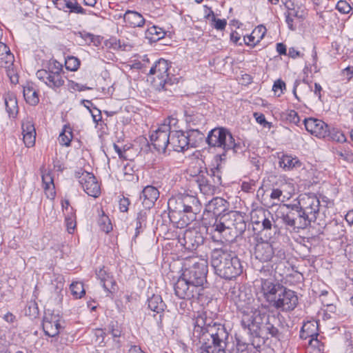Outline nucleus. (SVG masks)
Masks as SVG:
<instances>
[{
    "label": "nucleus",
    "mask_w": 353,
    "mask_h": 353,
    "mask_svg": "<svg viewBox=\"0 0 353 353\" xmlns=\"http://www.w3.org/2000/svg\"><path fill=\"white\" fill-rule=\"evenodd\" d=\"M193 337L199 341L200 345H208V347L214 346L219 351H222L225 346L228 333L223 325L202 314L195 319Z\"/></svg>",
    "instance_id": "nucleus-1"
},
{
    "label": "nucleus",
    "mask_w": 353,
    "mask_h": 353,
    "mask_svg": "<svg viewBox=\"0 0 353 353\" xmlns=\"http://www.w3.org/2000/svg\"><path fill=\"white\" fill-rule=\"evenodd\" d=\"M210 259L215 274L225 280H232L243 272L240 259L226 248L213 249Z\"/></svg>",
    "instance_id": "nucleus-2"
},
{
    "label": "nucleus",
    "mask_w": 353,
    "mask_h": 353,
    "mask_svg": "<svg viewBox=\"0 0 353 353\" xmlns=\"http://www.w3.org/2000/svg\"><path fill=\"white\" fill-rule=\"evenodd\" d=\"M212 228L228 240V235L234 239L242 234L246 229V223L240 212L230 211L221 216H217Z\"/></svg>",
    "instance_id": "nucleus-3"
},
{
    "label": "nucleus",
    "mask_w": 353,
    "mask_h": 353,
    "mask_svg": "<svg viewBox=\"0 0 353 353\" xmlns=\"http://www.w3.org/2000/svg\"><path fill=\"white\" fill-rule=\"evenodd\" d=\"M206 142L211 147L222 148L224 153L221 154V158L225 156L226 152L231 151L233 154L241 153L243 151V147L241 142L236 143L232 134L225 128H216L208 133Z\"/></svg>",
    "instance_id": "nucleus-4"
},
{
    "label": "nucleus",
    "mask_w": 353,
    "mask_h": 353,
    "mask_svg": "<svg viewBox=\"0 0 353 353\" xmlns=\"http://www.w3.org/2000/svg\"><path fill=\"white\" fill-rule=\"evenodd\" d=\"M275 269H276V268ZM274 272H276V270H274ZM273 272V265H271V267L268 265L263 266L260 270L261 285L259 292L270 307L276 301L278 296L282 293L281 292L284 288L271 277Z\"/></svg>",
    "instance_id": "nucleus-5"
},
{
    "label": "nucleus",
    "mask_w": 353,
    "mask_h": 353,
    "mask_svg": "<svg viewBox=\"0 0 353 353\" xmlns=\"http://www.w3.org/2000/svg\"><path fill=\"white\" fill-rule=\"evenodd\" d=\"M36 75L40 81L53 90L59 88L65 83L63 65L56 60H50L46 68L39 70Z\"/></svg>",
    "instance_id": "nucleus-6"
},
{
    "label": "nucleus",
    "mask_w": 353,
    "mask_h": 353,
    "mask_svg": "<svg viewBox=\"0 0 353 353\" xmlns=\"http://www.w3.org/2000/svg\"><path fill=\"white\" fill-rule=\"evenodd\" d=\"M288 205H280L275 213L276 218L281 219L286 225L293 230H299L307 228L311 222H313L312 220L307 218L299 209V211L292 210L291 208H288Z\"/></svg>",
    "instance_id": "nucleus-7"
},
{
    "label": "nucleus",
    "mask_w": 353,
    "mask_h": 353,
    "mask_svg": "<svg viewBox=\"0 0 353 353\" xmlns=\"http://www.w3.org/2000/svg\"><path fill=\"white\" fill-rule=\"evenodd\" d=\"M254 255L261 262H268L273 259L272 261L277 263L285 259V252L283 249H274L270 242L263 240L262 238H256Z\"/></svg>",
    "instance_id": "nucleus-8"
},
{
    "label": "nucleus",
    "mask_w": 353,
    "mask_h": 353,
    "mask_svg": "<svg viewBox=\"0 0 353 353\" xmlns=\"http://www.w3.org/2000/svg\"><path fill=\"white\" fill-rule=\"evenodd\" d=\"M288 208L292 210L303 212L307 218L314 222L319 213L320 201L314 194H303L299 195L297 204L288 205Z\"/></svg>",
    "instance_id": "nucleus-9"
},
{
    "label": "nucleus",
    "mask_w": 353,
    "mask_h": 353,
    "mask_svg": "<svg viewBox=\"0 0 353 353\" xmlns=\"http://www.w3.org/2000/svg\"><path fill=\"white\" fill-rule=\"evenodd\" d=\"M268 314L261 310L254 309L242 312L241 325L248 329L250 333L255 336H261V330Z\"/></svg>",
    "instance_id": "nucleus-10"
},
{
    "label": "nucleus",
    "mask_w": 353,
    "mask_h": 353,
    "mask_svg": "<svg viewBox=\"0 0 353 353\" xmlns=\"http://www.w3.org/2000/svg\"><path fill=\"white\" fill-rule=\"evenodd\" d=\"M208 274V261L205 259H199L194 262L191 266L185 268L182 275L188 279L189 282L196 285L198 288H201L203 291V284L206 283Z\"/></svg>",
    "instance_id": "nucleus-11"
},
{
    "label": "nucleus",
    "mask_w": 353,
    "mask_h": 353,
    "mask_svg": "<svg viewBox=\"0 0 353 353\" xmlns=\"http://www.w3.org/2000/svg\"><path fill=\"white\" fill-rule=\"evenodd\" d=\"M169 122L165 121L156 130L150 135V141L156 149L160 153H165L166 150L170 147L171 128L170 123L174 121V119H168Z\"/></svg>",
    "instance_id": "nucleus-12"
},
{
    "label": "nucleus",
    "mask_w": 353,
    "mask_h": 353,
    "mask_svg": "<svg viewBox=\"0 0 353 353\" xmlns=\"http://www.w3.org/2000/svg\"><path fill=\"white\" fill-rule=\"evenodd\" d=\"M174 290L176 296L183 299H199L202 294L201 288L189 282L182 274L174 283Z\"/></svg>",
    "instance_id": "nucleus-13"
},
{
    "label": "nucleus",
    "mask_w": 353,
    "mask_h": 353,
    "mask_svg": "<svg viewBox=\"0 0 353 353\" xmlns=\"http://www.w3.org/2000/svg\"><path fill=\"white\" fill-rule=\"evenodd\" d=\"M76 177L88 195L94 198L100 195V185L93 174L81 170L76 172Z\"/></svg>",
    "instance_id": "nucleus-14"
},
{
    "label": "nucleus",
    "mask_w": 353,
    "mask_h": 353,
    "mask_svg": "<svg viewBox=\"0 0 353 353\" xmlns=\"http://www.w3.org/2000/svg\"><path fill=\"white\" fill-rule=\"evenodd\" d=\"M281 292L271 307L281 311L294 310L298 303V297L294 292L283 288Z\"/></svg>",
    "instance_id": "nucleus-15"
},
{
    "label": "nucleus",
    "mask_w": 353,
    "mask_h": 353,
    "mask_svg": "<svg viewBox=\"0 0 353 353\" xmlns=\"http://www.w3.org/2000/svg\"><path fill=\"white\" fill-rule=\"evenodd\" d=\"M185 214H187V220L182 218L181 227L188 225L190 221L196 219V214L200 212L201 205L199 199L189 194L183 195Z\"/></svg>",
    "instance_id": "nucleus-16"
},
{
    "label": "nucleus",
    "mask_w": 353,
    "mask_h": 353,
    "mask_svg": "<svg viewBox=\"0 0 353 353\" xmlns=\"http://www.w3.org/2000/svg\"><path fill=\"white\" fill-rule=\"evenodd\" d=\"M59 321L60 316L58 314H54L50 311L46 312L42 323L45 334L50 337L58 335L61 327Z\"/></svg>",
    "instance_id": "nucleus-17"
},
{
    "label": "nucleus",
    "mask_w": 353,
    "mask_h": 353,
    "mask_svg": "<svg viewBox=\"0 0 353 353\" xmlns=\"http://www.w3.org/2000/svg\"><path fill=\"white\" fill-rule=\"evenodd\" d=\"M305 129L310 134L319 137L325 138L328 134V125L323 121L308 118L304 119Z\"/></svg>",
    "instance_id": "nucleus-18"
},
{
    "label": "nucleus",
    "mask_w": 353,
    "mask_h": 353,
    "mask_svg": "<svg viewBox=\"0 0 353 353\" xmlns=\"http://www.w3.org/2000/svg\"><path fill=\"white\" fill-rule=\"evenodd\" d=\"M168 70V62L165 59H161L150 68L149 74H155L160 80V85L171 84L172 79L169 77Z\"/></svg>",
    "instance_id": "nucleus-19"
},
{
    "label": "nucleus",
    "mask_w": 353,
    "mask_h": 353,
    "mask_svg": "<svg viewBox=\"0 0 353 353\" xmlns=\"http://www.w3.org/2000/svg\"><path fill=\"white\" fill-rule=\"evenodd\" d=\"M189 146L190 140L184 132L181 130L171 132L169 151L183 152L188 149Z\"/></svg>",
    "instance_id": "nucleus-20"
},
{
    "label": "nucleus",
    "mask_w": 353,
    "mask_h": 353,
    "mask_svg": "<svg viewBox=\"0 0 353 353\" xmlns=\"http://www.w3.org/2000/svg\"><path fill=\"white\" fill-rule=\"evenodd\" d=\"M179 242L185 249L193 250L203 243V237L196 231L185 230L183 239H179Z\"/></svg>",
    "instance_id": "nucleus-21"
},
{
    "label": "nucleus",
    "mask_w": 353,
    "mask_h": 353,
    "mask_svg": "<svg viewBox=\"0 0 353 353\" xmlns=\"http://www.w3.org/2000/svg\"><path fill=\"white\" fill-rule=\"evenodd\" d=\"M280 321L274 315H268L263 327L261 330V336L263 335H270L272 337L279 339L281 336V332L279 330Z\"/></svg>",
    "instance_id": "nucleus-22"
},
{
    "label": "nucleus",
    "mask_w": 353,
    "mask_h": 353,
    "mask_svg": "<svg viewBox=\"0 0 353 353\" xmlns=\"http://www.w3.org/2000/svg\"><path fill=\"white\" fill-rule=\"evenodd\" d=\"M159 197V192L152 185H147L143 188L140 195L142 204L146 210L150 209Z\"/></svg>",
    "instance_id": "nucleus-23"
},
{
    "label": "nucleus",
    "mask_w": 353,
    "mask_h": 353,
    "mask_svg": "<svg viewBox=\"0 0 353 353\" xmlns=\"http://www.w3.org/2000/svg\"><path fill=\"white\" fill-rule=\"evenodd\" d=\"M24 144L30 148L34 145L36 140V130L31 121L25 120L21 125Z\"/></svg>",
    "instance_id": "nucleus-24"
},
{
    "label": "nucleus",
    "mask_w": 353,
    "mask_h": 353,
    "mask_svg": "<svg viewBox=\"0 0 353 353\" xmlns=\"http://www.w3.org/2000/svg\"><path fill=\"white\" fill-rule=\"evenodd\" d=\"M170 219H176V215L185 214L183 195L171 197L168 202Z\"/></svg>",
    "instance_id": "nucleus-25"
},
{
    "label": "nucleus",
    "mask_w": 353,
    "mask_h": 353,
    "mask_svg": "<svg viewBox=\"0 0 353 353\" xmlns=\"http://www.w3.org/2000/svg\"><path fill=\"white\" fill-rule=\"evenodd\" d=\"M226 201L221 197H215L208 202L205 206L208 214L212 213L215 218L221 216V212L226 209Z\"/></svg>",
    "instance_id": "nucleus-26"
},
{
    "label": "nucleus",
    "mask_w": 353,
    "mask_h": 353,
    "mask_svg": "<svg viewBox=\"0 0 353 353\" xmlns=\"http://www.w3.org/2000/svg\"><path fill=\"white\" fill-rule=\"evenodd\" d=\"M258 218L260 220H255V215H252V221L254 225H261L263 230H269L272 229L273 217L268 210L263 209L259 210Z\"/></svg>",
    "instance_id": "nucleus-27"
},
{
    "label": "nucleus",
    "mask_w": 353,
    "mask_h": 353,
    "mask_svg": "<svg viewBox=\"0 0 353 353\" xmlns=\"http://www.w3.org/2000/svg\"><path fill=\"white\" fill-rule=\"evenodd\" d=\"M185 120L188 129L203 128L205 123V119L203 114L198 112L189 113L188 111H186Z\"/></svg>",
    "instance_id": "nucleus-28"
},
{
    "label": "nucleus",
    "mask_w": 353,
    "mask_h": 353,
    "mask_svg": "<svg viewBox=\"0 0 353 353\" xmlns=\"http://www.w3.org/2000/svg\"><path fill=\"white\" fill-rule=\"evenodd\" d=\"M265 32L266 28L265 26H257L250 35L244 37L245 45L255 46L264 37Z\"/></svg>",
    "instance_id": "nucleus-29"
},
{
    "label": "nucleus",
    "mask_w": 353,
    "mask_h": 353,
    "mask_svg": "<svg viewBox=\"0 0 353 353\" xmlns=\"http://www.w3.org/2000/svg\"><path fill=\"white\" fill-rule=\"evenodd\" d=\"M125 23L131 27H142L145 23L143 17L139 12L127 10L123 16Z\"/></svg>",
    "instance_id": "nucleus-30"
},
{
    "label": "nucleus",
    "mask_w": 353,
    "mask_h": 353,
    "mask_svg": "<svg viewBox=\"0 0 353 353\" xmlns=\"http://www.w3.org/2000/svg\"><path fill=\"white\" fill-rule=\"evenodd\" d=\"M42 182L43 187L46 194V196L50 199H53L55 196L56 192L54 190V180L52 174L49 172H42Z\"/></svg>",
    "instance_id": "nucleus-31"
},
{
    "label": "nucleus",
    "mask_w": 353,
    "mask_h": 353,
    "mask_svg": "<svg viewBox=\"0 0 353 353\" xmlns=\"http://www.w3.org/2000/svg\"><path fill=\"white\" fill-rule=\"evenodd\" d=\"M13 62L14 56L10 48L4 43L0 41V67H9Z\"/></svg>",
    "instance_id": "nucleus-32"
},
{
    "label": "nucleus",
    "mask_w": 353,
    "mask_h": 353,
    "mask_svg": "<svg viewBox=\"0 0 353 353\" xmlns=\"http://www.w3.org/2000/svg\"><path fill=\"white\" fill-rule=\"evenodd\" d=\"M203 128L188 129L186 137L190 140V146L196 148L204 139V134L201 132Z\"/></svg>",
    "instance_id": "nucleus-33"
},
{
    "label": "nucleus",
    "mask_w": 353,
    "mask_h": 353,
    "mask_svg": "<svg viewBox=\"0 0 353 353\" xmlns=\"http://www.w3.org/2000/svg\"><path fill=\"white\" fill-rule=\"evenodd\" d=\"M279 165L285 170H290L296 167L301 166V162L297 157L291 155L283 154L279 160Z\"/></svg>",
    "instance_id": "nucleus-34"
},
{
    "label": "nucleus",
    "mask_w": 353,
    "mask_h": 353,
    "mask_svg": "<svg viewBox=\"0 0 353 353\" xmlns=\"http://www.w3.org/2000/svg\"><path fill=\"white\" fill-rule=\"evenodd\" d=\"M6 109L10 117H14L18 112L17 100L14 94H7L5 97Z\"/></svg>",
    "instance_id": "nucleus-35"
},
{
    "label": "nucleus",
    "mask_w": 353,
    "mask_h": 353,
    "mask_svg": "<svg viewBox=\"0 0 353 353\" xmlns=\"http://www.w3.org/2000/svg\"><path fill=\"white\" fill-rule=\"evenodd\" d=\"M148 217V210H143L138 212L135 222V235L134 237H137L138 235L143 231L146 226V220Z\"/></svg>",
    "instance_id": "nucleus-36"
},
{
    "label": "nucleus",
    "mask_w": 353,
    "mask_h": 353,
    "mask_svg": "<svg viewBox=\"0 0 353 353\" xmlns=\"http://www.w3.org/2000/svg\"><path fill=\"white\" fill-rule=\"evenodd\" d=\"M148 307L153 312L161 314L165 310V305L159 295H153L148 299Z\"/></svg>",
    "instance_id": "nucleus-37"
},
{
    "label": "nucleus",
    "mask_w": 353,
    "mask_h": 353,
    "mask_svg": "<svg viewBox=\"0 0 353 353\" xmlns=\"http://www.w3.org/2000/svg\"><path fill=\"white\" fill-rule=\"evenodd\" d=\"M165 35V32L159 27L157 26H152L145 32V37L150 42H156L159 40L163 39Z\"/></svg>",
    "instance_id": "nucleus-38"
},
{
    "label": "nucleus",
    "mask_w": 353,
    "mask_h": 353,
    "mask_svg": "<svg viewBox=\"0 0 353 353\" xmlns=\"http://www.w3.org/2000/svg\"><path fill=\"white\" fill-rule=\"evenodd\" d=\"M285 22L288 24L289 29H290L291 30H294L296 29V27L294 25V18H297L301 20H303L305 18L303 10H300V8L299 7L293 11L285 12Z\"/></svg>",
    "instance_id": "nucleus-39"
},
{
    "label": "nucleus",
    "mask_w": 353,
    "mask_h": 353,
    "mask_svg": "<svg viewBox=\"0 0 353 353\" xmlns=\"http://www.w3.org/2000/svg\"><path fill=\"white\" fill-rule=\"evenodd\" d=\"M23 97L26 101L32 105H36L39 101V96L36 90L30 85L23 87Z\"/></svg>",
    "instance_id": "nucleus-40"
},
{
    "label": "nucleus",
    "mask_w": 353,
    "mask_h": 353,
    "mask_svg": "<svg viewBox=\"0 0 353 353\" xmlns=\"http://www.w3.org/2000/svg\"><path fill=\"white\" fill-rule=\"evenodd\" d=\"M195 181L196 182L201 192L204 194L212 193L214 186L208 183V179L203 174H199L196 176Z\"/></svg>",
    "instance_id": "nucleus-41"
},
{
    "label": "nucleus",
    "mask_w": 353,
    "mask_h": 353,
    "mask_svg": "<svg viewBox=\"0 0 353 353\" xmlns=\"http://www.w3.org/2000/svg\"><path fill=\"white\" fill-rule=\"evenodd\" d=\"M72 137V128L69 125H65L59 134V142L61 145L68 147L70 145Z\"/></svg>",
    "instance_id": "nucleus-42"
},
{
    "label": "nucleus",
    "mask_w": 353,
    "mask_h": 353,
    "mask_svg": "<svg viewBox=\"0 0 353 353\" xmlns=\"http://www.w3.org/2000/svg\"><path fill=\"white\" fill-rule=\"evenodd\" d=\"M281 191H282V202L289 200L295 192L294 185L292 183L284 181L279 185Z\"/></svg>",
    "instance_id": "nucleus-43"
},
{
    "label": "nucleus",
    "mask_w": 353,
    "mask_h": 353,
    "mask_svg": "<svg viewBox=\"0 0 353 353\" xmlns=\"http://www.w3.org/2000/svg\"><path fill=\"white\" fill-rule=\"evenodd\" d=\"M92 342L97 344L100 347H104L105 345V343L104 341L105 332L103 329L97 328L94 329L92 331Z\"/></svg>",
    "instance_id": "nucleus-44"
},
{
    "label": "nucleus",
    "mask_w": 353,
    "mask_h": 353,
    "mask_svg": "<svg viewBox=\"0 0 353 353\" xmlns=\"http://www.w3.org/2000/svg\"><path fill=\"white\" fill-rule=\"evenodd\" d=\"M121 330L117 323H112L110 325V333L113 338L114 347L119 348L121 343L119 339L121 337Z\"/></svg>",
    "instance_id": "nucleus-45"
},
{
    "label": "nucleus",
    "mask_w": 353,
    "mask_h": 353,
    "mask_svg": "<svg viewBox=\"0 0 353 353\" xmlns=\"http://www.w3.org/2000/svg\"><path fill=\"white\" fill-rule=\"evenodd\" d=\"M72 294L76 298H81L85 292L81 282H72L70 286Z\"/></svg>",
    "instance_id": "nucleus-46"
},
{
    "label": "nucleus",
    "mask_w": 353,
    "mask_h": 353,
    "mask_svg": "<svg viewBox=\"0 0 353 353\" xmlns=\"http://www.w3.org/2000/svg\"><path fill=\"white\" fill-rule=\"evenodd\" d=\"M98 224L100 229L105 233H108L112 230V225L109 217L104 214L103 212L99 219Z\"/></svg>",
    "instance_id": "nucleus-47"
},
{
    "label": "nucleus",
    "mask_w": 353,
    "mask_h": 353,
    "mask_svg": "<svg viewBox=\"0 0 353 353\" xmlns=\"http://www.w3.org/2000/svg\"><path fill=\"white\" fill-rule=\"evenodd\" d=\"M66 8L70 12L77 14H85V10L79 5L77 0H67Z\"/></svg>",
    "instance_id": "nucleus-48"
},
{
    "label": "nucleus",
    "mask_w": 353,
    "mask_h": 353,
    "mask_svg": "<svg viewBox=\"0 0 353 353\" xmlns=\"http://www.w3.org/2000/svg\"><path fill=\"white\" fill-rule=\"evenodd\" d=\"M327 137H329L332 140L336 142L343 143L346 141V137L344 134L336 129L333 128L332 130L328 129V134Z\"/></svg>",
    "instance_id": "nucleus-49"
},
{
    "label": "nucleus",
    "mask_w": 353,
    "mask_h": 353,
    "mask_svg": "<svg viewBox=\"0 0 353 353\" xmlns=\"http://www.w3.org/2000/svg\"><path fill=\"white\" fill-rule=\"evenodd\" d=\"M80 61L74 57H68L65 61V68L70 71H76L79 68Z\"/></svg>",
    "instance_id": "nucleus-50"
},
{
    "label": "nucleus",
    "mask_w": 353,
    "mask_h": 353,
    "mask_svg": "<svg viewBox=\"0 0 353 353\" xmlns=\"http://www.w3.org/2000/svg\"><path fill=\"white\" fill-rule=\"evenodd\" d=\"M103 288L110 293H113L117 290L116 282L112 276H108L107 279L102 284Z\"/></svg>",
    "instance_id": "nucleus-51"
},
{
    "label": "nucleus",
    "mask_w": 353,
    "mask_h": 353,
    "mask_svg": "<svg viewBox=\"0 0 353 353\" xmlns=\"http://www.w3.org/2000/svg\"><path fill=\"white\" fill-rule=\"evenodd\" d=\"M336 9L341 13L347 14L350 12L352 7L347 1L345 0H341L338 1L336 4Z\"/></svg>",
    "instance_id": "nucleus-52"
},
{
    "label": "nucleus",
    "mask_w": 353,
    "mask_h": 353,
    "mask_svg": "<svg viewBox=\"0 0 353 353\" xmlns=\"http://www.w3.org/2000/svg\"><path fill=\"white\" fill-rule=\"evenodd\" d=\"M227 21L225 19H220L216 18H213L212 19L211 26L218 30H222L225 29Z\"/></svg>",
    "instance_id": "nucleus-53"
},
{
    "label": "nucleus",
    "mask_w": 353,
    "mask_h": 353,
    "mask_svg": "<svg viewBox=\"0 0 353 353\" xmlns=\"http://www.w3.org/2000/svg\"><path fill=\"white\" fill-rule=\"evenodd\" d=\"M270 197L272 200H277L278 201L282 202L283 195L280 188L279 187L276 188H272L270 194Z\"/></svg>",
    "instance_id": "nucleus-54"
},
{
    "label": "nucleus",
    "mask_w": 353,
    "mask_h": 353,
    "mask_svg": "<svg viewBox=\"0 0 353 353\" xmlns=\"http://www.w3.org/2000/svg\"><path fill=\"white\" fill-rule=\"evenodd\" d=\"M130 203V201L128 198L123 197L119 200V210L122 212H126L128 210V206Z\"/></svg>",
    "instance_id": "nucleus-55"
},
{
    "label": "nucleus",
    "mask_w": 353,
    "mask_h": 353,
    "mask_svg": "<svg viewBox=\"0 0 353 353\" xmlns=\"http://www.w3.org/2000/svg\"><path fill=\"white\" fill-rule=\"evenodd\" d=\"M285 89V83L282 80H277L274 82L273 85L272 90L276 93L279 90H280V93L278 96H280L281 94L283 93V90Z\"/></svg>",
    "instance_id": "nucleus-56"
},
{
    "label": "nucleus",
    "mask_w": 353,
    "mask_h": 353,
    "mask_svg": "<svg viewBox=\"0 0 353 353\" xmlns=\"http://www.w3.org/2000/svg\"><path fill=\"white\" fill-rule=\"evenodd\" d=\"M65 223H66L67 230H68V232L72 233L74 229L76 227V222L74 219V217L72 216H67L65 217Z\"/></svg>",
    "instance_id": "nucleus-57"
},
{
    "label": "nucleus",
    "mask_w": 353,
    "mask_h": 353,
    "mask_svg": "<svg viewBox=\"0 0 353 353\" xmlns=\"http://www.w3.org/2000/svg\"><path fill=\"white\" fill-rule=\"evenodd\" d=\"M78 35L82 38L86 43L94 42L95 37L94 34L86 32H79Z\"/></svg>",
    "instance_id": "nucleus-58"
},
{
    "label": "nucleus",
    "mask_w": 353,
    "mask_h": 353,
    "mask_svg": "<svg viewBox=\"0 0 353 353\" xmlns=\"http://www.w3.org/2000/svg\"><path fill=\"white\" fill-rule=\"evenodd\" d=\"M96 274L97 278L101 281V285L107 279L108 276H112L108 272H107V271L105 270L103 268L97 270Z\"/></svg>",
    "instance_id": "nucleus-59"
},
{
    "label": "nucleus",
    "mask_w": 353,
    "mask_h": 353,
    "mask_svg": "<svg viewBox=\"0 0 353 353\" xmlns=\"http://www.w3.org/2000/svg\"><path fill=\"white\" fill-rule=\"evenodd\" d=\"M287 119L292 123L298 124L300 121L297 112L294 110H290L288 114Z\"/></svg>",
    "instance_id": "nucleus-60"
},
{
    "label": "nucleus",
    "mask_w": 353,
    "mask_h": 353,
    "mask_svg": "<svg viewBox=\"0 0 353 353\" xmlns=\"http://www.w3.org/2000/svg\"><path fill=\"white\" fill-rule=\"evenodd\" d=\"M254 116L256 121L259 123H260L261 125H263V127H267V126L270 127V123L265 120V117L264 114H263L261 113L255 112L254 114Z\"/></svg>",
    "instance_id": "nucleus-61"
},
{
    "label": "nucleus",
    "mask_w": 353,
    "mask_h": 353,
    "mask_svg": "<svg viewBox=\"0 0 353 353\" xmlns=\"http://www.w3.org/2000/svg\"><path fill=\"white\" fill-rule=\"evenodd\" d=\"M216 352H219L218 350V347H215L214 346L210 345L208 347L207 345H200V353H216Z\"/></svg>",
    "instance_id": "nucleus-62"
},
{
    "label": "nucleus",
    "mask_w": 353,
    "mask_h": 353,
    "mask_svg": "<svg viewBox=\"0 0 353 353\" xmlns=\"http://www.w3.org/2000/svg\"><path fill=\"white\" fill-rule=\"evenodd\" d=\"M69 88L71 89H73L74 90H79V91H82V90L88 89V88H87L86 86L80 85V84L75 83L72 81H69Z\"/></svg>",
    "instance_id": "nucleus-63"
},
{
    "label": "nucleus",
    "mask_w": 353,
    "mask_h": 353,
    "mask_svg": "<svg viewBox=\"0 0 353 353\" xmlns=\"http://www.w3.org/2000/svg\"><path fill=\"white\" fill-rule=\"evenodd\" d=\"M241 189L246 192H251L254 191L253 184L248 182H243L241 185Z\"/></svg>",
    "instance_id": "nucleus-64"
}]
</instances>
